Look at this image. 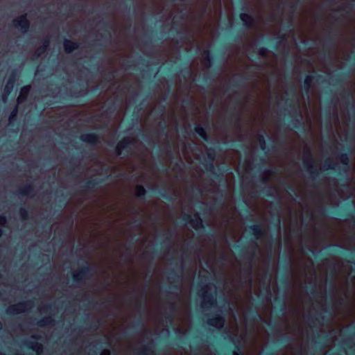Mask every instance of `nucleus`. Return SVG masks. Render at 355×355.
I'll use <instances>...</instances> for the list:
<instances>
[{
    "instance_id": "15",
    "label": "nucleus",
    "mask_w": 355,
    "mask_h": 355,
    "mask_svg": "<svg viewBox=\"0 0 355 355\" xmlns=\"http://www.w3.org/2000/svg\"><path fill=\"white\" fill-rule=\"evenodd\" d=\"M50 322H51V320H50V319H49V318H47V319L46 320V321H44V320H42V321H40V325L42 326V325H44V324H46L50 323Z\"/></svg>"
},
{
    "instance_id": "8",
    "label": "nucleus",
    "mask_w": 355,
    "mask_h": 355,
    "mask_svg": "<svg viewBox=\"0 0 355 355\" xmlns=\"http://www.w3.org/2000/svg\"><path fill=\"white\" fill-rule=\"evenodd\" d=\"M241 19L244 23V24L247 26H250L252 24V19L250 15L247 13L241 14Z\"/></svg>"
},
{
    "instance_id": "23",
    "label": "nucleus",
    "mask_w": 355,
    "mask_h": 355,
    "mask_svg": "<svg viewBox=\"0 0 355 355\" xmlns=\"http://www.w3.org/2000/svg\"><path fill=\"white\" fill-rule=\"evenodd\" d=\"M101 355H104V353H103Z\"/></svg>"
},
{
    "instance_id": "14",
    "label": "nucleus",
    "mask_w": 355,
    "mask_h": 355,
    "mask_svg": "<svg viewBox=\"0 0 355 355\" xmlns=\"http://www.w3.org/2000/svg\"><path fill=\"white\" fill-rule=\"evenodd\" d=\"M33 349L37 354H40V352L42 351V345L37 343L34 346H33Z\"/></svg>"
},
{
    "instance_id": "17",
    "label": "nucleus",
    "mask_w": 355,
    "mask_h": 355,
    "mask_svg": "<svg viewBox=\"0 0 355 355\" xmlns=\"http://www.w3.org/2000/svg\"><path fill=\"white\" fill-rule=\"evenodd\" d=\"M310 82H311V76H306V78H305L304 84H305V85H309V83H310Z\"/></svg>"
},
{
    "instance_id": "19",
    "label": "nucleus",
    "mask_w": 355,
    "mask_h": 355,
    "mask_svg": "<svg viewBox=\"0 0 355 355\" xmlns=\"http://www.w3.org/2000/svg\"><path fill=\"white\" fill-rule=\"evenodd\" d=\"M121 146H122V142H121V143L118 145V147H119V148H121Z\"/></svg>"
},
{
    "instance_id": "2",
    "label": "nucleus",
    "mask_w": 355,
    "mask_h": 355,
    "mask_svg": "<svg viewBox=\"0 0 355 355\" xmlns=\"http://www.w3.org/2000/svg\"><path fill=\"white\" fill-rule=\"evenodd\" d=\"M199 295L202 299V305H212L216 302V299L207 293V286L203 287L199 292Z\"/></svg>"
},
{
    "instance_id": "16",
    "label": "nucleus",
    "mask_w": 355,
    "mask_h": 355,
    "mask_svg": "<svg viewBox=\"0 0 355 355\" xmlns=\"http://www.w3.org/2000/svg\"><path fill=\"white\" fill-rule=\"evenodd\" d=\"M341 162L345 164H347V162H348V157L345 155V156H342L341 157Z\"/></svg>"
},
{
    "instance_id": "1",
    "label": "nucleus",
    "mask_w": 355,
    "mask_h": 355,
    "mask_svg": "<svg viewBox=\"0 0 355 355\" xmlns=\"http://www.w3.org/2000/svg\"><path fill=\"white\" fill-rule=\"evenodd\" d=\"M31 309V304L28 302H20L17 304L10 306L7 312L11 314H17L24 313L28 311Z\"/></svg>"
},
{
    "instance_id": "6",
    "label": "nucleus",
    "mask_w": 355,
    "mask_h": 355,
    "mask_svg": "<svg viewBox=\"0 0 355 355\" xmlns=\"http://www.w3.org/2000/svg\"><path fill=\"white\" fill-rule=\"evenodd\" d=\"M81 139L85 142L96 144L98 138L94 134H83L81 135Z\"/></svg>"
},
{
    "instance_id": "4",
    "label": "nucleus",
    "mask_w": 355,
    "mask_h": 355,
    "mask_svg": "<svg viewBox=\"0 0 355 355\" xmlns=\"http://www.w3.org/2000/svg\"><path fill=\"white\" fill-rule=\"evenodd\" d=\"M208 324L211 326L220 329L223 327L225 324V320L223 318L220 316H217L209 319L208 321Z\"/></svg>"
},
{
    "instance_id": "18",
    "label": "nucleus",
    "mask_w": 355,
    "mask_h": 355,
    "mask_svg": "<svg viewBox=\"0 0 355 355\" xmlns=\"http://www.w3.org/2000/svg\"><path fill=\"white\" fill-rule=\"evenodd\" d=\"M47 46H48V44H45L44 45V46L42 47V51H45V49H46V48L47 47Z\"/></svg>"
},
{
    "instance_id": "7",
    "label": "nucleus",
    "mask_w": 355,
    "mask_h": 355,
    "mask_svg": "<svg viewBox=\"0 0 355 355\" xmlns=\"http://www.w3.org/2000/svg\"><path fill=\"white\" fill-rule=\"evenodd\" d=\"M64 47L65 51L70 53L76 49L78 47V45L76 43L71 42V40H65L64 42Z\"/></svg>"
},
{
    "instance_id": "22",
    "label": "nucleus",
    "mask_w": 355,
    "mask_h": 355,
    "mask_svg": "<svg viewBox=\"0 0 355 355\" xmlns=\"http://www.w3.org/2000/svg\"><path fill=\"white\" fill-rule=\"evenodd\" d=\"M234 355H239V354L236 352H234Z\"/></svg>"
},
{
    "instance_id": "12",
    "label": "nucleus",
    "mask_w": 355,
    "mask_h": 355,
    "mask_svg": "<svg viewBox=\"0 0 355 355\" xmlns=\"http://www.w3.org/2000/svg\"><path fill=\"white\" fill-rule=\"evenodd\" d=\"M17 107H15L13 110L11 112L10 115L9 116V121L10 122H12V121L15 119V117L17 116Z\"/></svg>"
},
{
    "instance_id": "5",
    "label": "nucleus",
    "mask_w": 355,
    "mask_h": 355,
    "mask_svg": "<svg viewBox=\"0 0 355 355\" xmlns=\"http://www.w3.org/2000/svg\"><path fill=\"white\" fill-rule=\"evenodd\" d=\"M30 86H25L23 88H21L19 95L17 98V103L19 104L22 103L26 98L29 91H30Z\"/></svg>"
},
{
    "instance_id": "9",
    "label": "nucleus",
    "mask_w": 355,
    "mask_h": 355,
    "mask_svg": "<svg viewBox=\"0 0 355 355\" xmlns=\"http://www.w3.org/2000/svg\"><path fill=\"white\" fill-rule=\"evenodd\" d=\"M13 87V83L11 80H8L4 88V95L8 96ZM6 96L4 97L3 101H5Z\"/></svg>"
},
{
    "instance_id": "21",
    "label": "nucleus",
    "mask_w": 355,
    "mask_h": 355,
    "mask_svg": "<svg viewBox=\"0 0 355 355\" xmlns=\"http://www.w3.org/2000/svg\"><path fill=\"white\" fill-rule=\"evenodd\" d=\"M198 223H199L200 225H201V224H202L201 220L198 221Z\"/></svg>"
},
{
    "instance_id": "13",
    "label": "nucleus",
    "mask_w": 355,
    "mask_h": 355,
    "mask_svg": "<svg viewBox=\"0 0 355 355\" xmlns=\"http://www.w3.org/2000/svg\"><path fill=\"white\" fill-rule=\"evenodd\" d=\"M6 218L5 216H0V226H3L6 224ZM2 234V231H1V229L0 228V236H1Z\"/></svg>"
},
{
    "instance_id": "11",
    "label": "nucleus",
    "mask_w": 355,
    "mask_h": 355,
    "mask_svg": "<svg viewBox=\"0 0 355 355\" xmlns=\"http://www.w3.org/2000/svg\"><path fill=\"white\" fill-rule=\"evenodd\" d=\"M196 132L200 135L201 136L202 138H204L205 139H206V132L205 131V130L203 129V128L200 127V126H197L196 128Z\"/></svg>"
},
{
    "instance_id": "3",
    "label": "nucleus",
    "mask_w": 355,
    "mask_h": 355,
    "mask_svg": "<svg viewBox=\"0 0 355 355\" xmlns=\"http://www.w3.org/2000/svg\"><path fill=\"white\" fill-rule=\"evenodd\" d=\"M15 26L19 28L21 31H27L29 23L26 18V15H21L14 20Z\"/></svg>"
},
{
    "instance_id": "20",
    "label": "nucleus",
    "mask_w": 355,
    "mask_h": 355,
    "mask_svg": "<svg viewBox=\"0 0 355 355\" xmlns=\"http://www.w3.org/2000/svg\"><path fill=\"white\" fill-rule=\"evenodd\" d=\"M73 277H74V278H76V279L77 278V275H76V273H74V274H73Z\"/></svg>"
},
{
    "instance_id": "10",
    "label": "nucleus",
    "mask_w": 355,
    "mask_h": 355,
    "mask_svg": "<svg viewBox=\"0 0 355 355\" xmlns=\"http://www.w3.org/2000/svg\"><path fill=\"white\" fill-rule=\"evenodd\" d=\"M146 191L144 187L142 186H137L135 188V195L137 196H142L145 194Z\"/></svg>"
}]
</instances>
